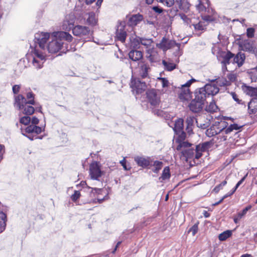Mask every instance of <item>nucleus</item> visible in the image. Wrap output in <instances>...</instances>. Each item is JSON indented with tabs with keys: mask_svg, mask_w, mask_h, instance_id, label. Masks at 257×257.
<instances>
[{
	"mask_svg": "<svg viewBox=\"0 0 257 257\" xmlns=\"http://www.w3.org/2000/svg\"><path fill=\"white\" fill-rule=\"evenodd\" d=\"M51 34L47 32H39L35 35V47L33 51V65L36 69H40L46 60V51L48 42Z\"/></svg>",
	"mask_w": 257,
	"mask_h": 257,
	"instance_id": "f257e3e1",
	"label": "nucleus"
},
{
	"mask_svg": "<svg viewBox=\"0 0 257 257\" xmlns=\"http://www.w3.org/2000/svg\"><path fill=\"white\" fill-rule=\"evenodd\" d=\"M129 59L121 57L120 60L127 64L130 68L133 70L137 68V65L142 62L140 61L143 58L142 51L137 50H132L128 53Z\"/></svg>",
	"mask_w": 257,
	"mask_h": 257,
	"instance_id": "f03ea898",
	"label": "nucleus"
},
{
	"mask_svg": "<svg viewBox=\"0 0 257 257\" xmlns=\"http://www.w3.org/2000/svg\"><path fill=\"white\" fill-rule=\"evenodd\" d=\"M15 106L26 115L32 114L35 111L34 107L26 102V98L22 94H19L15 98Z\"/></svg>",
	"mask_w": 257,
	"mask_h": 257,
	"instance_id": "7ed1b4c3",
	"label": "nucleus"
},
{
	"mask_svg": "<svg viewBox=\"0 0 257 257\" xmlns=\"http://www.w3.org/2000/svg\"><path fill=\"white\" fill-rule=\"evenodd\" d=\"M22 134L28 138L31 141L34 139H42L43 137H38L37 135L41 134L44 131V128L39 126L34 125H29L26 128H21Z\"/></svg>",
	"mask_w": 257,
	"mask_h": 257,
	"instance_id": "20e7f679",
	"label": "nucleus"
},
{
	"mask_svg": "<svg viewBox=\"0 0 257 257\" xmlns=\"http://www.w3.org/2000/svg\"><path fill=\"white\" fill-rule=\"evenodd\" d=\"M63 40L60 39L53 32L51 34V38L47 45L46 50L50 53H56L63 48Z\"/></svg>",
	"mask_w": 257,
	"mask_h": 257,
	"instance_id": "39448f33",
	"label": "nucleus"
},
{
	"mask_svg": "<svg viewBox=\"0 0 257 257\" xmlns=\"http://www.w3.org/2000/svg\"><path fill=\"white\" fill-rule=\"evenodd\" d=\"M205 101L206 99L196 90L195 98L191 101L188 107L192 112L199 113L203 110Z\"/></svg>",
	"mask_w": 257,
	"mask_h": 257,
	"instance_id": "423d86ee",
	"label": "nucleus"
},
{
	"mask_svg": "<svg viewBox=\"0 0 257 257\" xmlns=\"http://www.w3.org/2000/svg\"><path fill=\"white\" fill-rule=\"evenodd\" d=\"M211 82V83L206 84L204 87L196 90L199 94L205 99L207 97L216 95L219 91L218 87L214 83V80H212Z\"/></svg>",
	"mask_w": 257,
	"mask_h": 257,
	"instance_id": "0eeeda50",
	"label": "nucleus"
},
{
	"mask_svg": "<svg viewBox=\"0 0 257 257\" xmlns=\"http://www.w3.org/2000/svg\"><path fill=\"white\" fill-rule=\"evenodd\" d=\"M186 123L187 124L186 130L189 133L192 131L193 126H194L195 123H196L197 127L202 129L206 128L209 126L210 124V123L207 120L205 121V123H201L200 118H196L193 116H187Z\"/></svg>",
	"mask_w": 257,
	"mask_h": 257,
	"instance_id": "6e6552de",
	"label": "nucleus"
},
{
	"mask_svg": "<svg viewBox=\"0 0 257 257\" xmlns=\"http://www.w3.org/2000/svg\"><path fill=\"white\" fill-rule=\"evenodd\" d=\"M72 32L74 36L82 38H88V40L87 41H89L90 39L89 36H91L92 33L89 27L79 25L75 26L72 28Z\"/></svg>",
	"mask_w": 257,
	"mask_h": 257,
	"instance_id": "1a4fd4ad",
	"label": "nucleus"
},
{
	"mask_svg": "<svg viewBox=\"0 0 257 257\" xmlns=\"http://www.w3.org/2000/svg\"><path fill=\"white\" fill-rule=\"evenodd\" d=\"M103 172L101 171L100 166L97 162L92 163L89 166V175L93 180H99Z\"/></svg>",
	"mask_w": 257,
	"mask_h": 257,
	"instance_id": "9d476101",
	"label": "nucleus"
},
{
	"mask_svg": "<svg viewBox=\"0 0 257 257\" xmlns=\"http://www.w3.org/2000/svg\"><path fill=\"white\" fill-rule=\"evenodd\" d=\"M130 86L133 91L136 92V94L142 93L147 87L146 83L141 81L139 78H132Z\"/></svg>",
	"mask_w": 257,
	"mask_h": 257,
	"instance_id": "9b49d317",
	"label": "nucleus"
},
{
	"mask_svg": "<svg viewBox=\"0 0 257 257\" xmlns=\"http://www.w3.org/2000/svg\"><path fill=\"white\" fill-rule=\"evenodd\" d=\"M184 120L182 118H178L176 120L174 123L173 130L176 135H178L180 140L185 139L186 133L183 131Z\"/></svg>",
	"mask_w": 257,
	"mask_h": 257,
	"instance_id": "f8f14e48",
	"label": "nucleus"
},
{
	"mask_svg": "<svg viewBox=\"0 0 257 257\" xmlns=\"http://www.w3.org/2000/svg\"><path fill=\"white\" fill-rule=\"evenodd\" d=\"M146 95L149 102L152 105L156 106L159 104L160 97L155 89L148 90Z\"/></svg>",
	"mask_w": 257,
	"mask_h": 257,
	"instance_id": "ddd939ff",
	"label": "nucleus"
},
{
	"mask_svg": "<svg viewBox=\"0 0 257 257\" xmlns=\"http://www.w3.org/2000/svg\"><path fill=\"white\" fill-rule=\"evenodd\" d=\"M144 19L143 16L140 14L128 15L126 16L127 25L134 27L141 22Z\"/></svg>",
	"mask_w": 257,
	"mask_h": 257,
	"instance_id": "4468645a",
	"label": "nucleus"
},
{
	"mask_svg": "<svg viewBox=\"0 0 257 257\" xmlns=\"http://www.w3.org/2000/svg\"><path fill=\"white\" fill-rule=\"evenodd\" d=\"M213 144V143L212 141H206L196 145L197 151H198L196 154V159H199L202 156V152L207 151L212 147Z\"/></svg>",
	"mask_w": 257,
	"mask_h": 257,
	"instance_id": "2eb2a0df",
	"label": "nucleus"
},
{
	"mask_svg": "<svg viewBox=\"0 0 257 257\" xmlns=\"http://www.w3.org/2000/svg\"><path fill=\"white\" fill-rule=\"evenodd\" d=\"M173 43L175 44V45L178 47V49L180 48V44L177 43L175 41H169L165 37H163L162 38L160 43L157 44V46L165 51L171 48Z\"/></svg>",
	"mask_w": 257,
	"mask_h": 257,
	"instance_id": "dca6fc26",
	"label": "nucleus"
},
{
	"mask_svg": "<svg viewBox=\"0 0 257 257\" xmlns=\"http://www.w3.org/2000/svg\"><path fill=\"white\" fill-rule=\"evenodd\" d=\"M198 152L197 151L196 145L188 149H183L181 152V157L185 158L186 160L194 158L196 159V156Z\"/></svg>",
	"mask_w": 257,
	"mask_h": 257,
	"instance_id": "f3484780",
	"label": "nucleus"
},
{
	"mask_svg": "<svg viewBox=\"0 0 257 257\" xmlns=\"http://www.w3.org/2000/svg\"><path fill=\"white\" fill-rule=\"evenodd\" d=\"M125 24L124 22H120L116 30V36L121 42L125 41L126 37V33L124 30Z\"/></svg>",
	"mask_w": 257,
	"mask_h": 257,
	"instance_id": "a211bd4d",
	"label": "nucleus"
},
{
	"mask_svg": "<svg viewBox=\"0 0 257 257\" xmlns=\"http://www.w3.org/2000/svg\"><path fill=\"white\" fill-rule=\"evenodd\" d=\"M234 57V54L230 51H221L219 52V55L217 56L218 60H220V58L222 60L221 61L222 64H229L231 59Z\"/></svg>",
	"mask_w": 257,
	"mask_h": 257,
	"instance_id": "6ab92c4d",
	"label": "nucleus"
},
{
	"mask_svg": "<svg viewBox=\"0 0 257 257\" xmlns=\"http://www.w3.org/2000/svg\"><path fill=\"white\" fill-rule=\"evenodd\" d=\"M139 69V75L141 76L142 78H146L148 76V71L150 69L149 65L144 63V62H141L140 63H138L137 65V68L133 71H135L136 69Z\"/></svg>",
	"mask_w": 257,
	"mask_h": 257,
	"instance_id": "aec40b11",
	"label": "nucleus"
},
{
	"mask_svg": "<svg viewBox=\"0 0 257 257\" xmlns=\"http://www.w3.org/2000/svg\"><path fill=\"white\" fill-rule=\"evenodd\" d=\"M80 185L85 189L87 190V192L90 193V196L91 197H95V195H98L103 191L102 189H99L96 188H91L87 186V185L85 181H81L80 183Z\"/></svg>",
	"mask_w": 257,
	"mask_h": 257,
	"instance_id": "412c9836",
	"label": "nucleus"
},
{
	"mask_svg": "<svg viewBox=\"0 0 257 257\" xmlns=\"http://www.w3.org/2000/svg\"><path fill=\"white\" fill-rule=\"evenodd\" d=\"M178 98L181 101L188 100L191 98V93L189 88L181 87L178 93Z\"/></svg>",
	"mask_w": 257,
	"mask_h": 257,
	"instance_id": "4be33fe9",
	"label": "nucleus"
},
{
	"mask_svg": "<svg viewBox=\"0 0 257 257\" xmlns=\"http://www.w3.org/2000/svg\"><path fill=\"white\" fill-rule=\"evenodd\" d=\"M242 90L244 93L251 97H257V87L243 84L242 86Z\"/></svg>",
	"mask_w": 257,
	"mask_h": 257,
	"instance_id": "5701e85b",
	"label": "nucleus"
},
{
	"mask_svg": "<svg viewBox=\"0 0 257 257\" xmlns=\"http://www.w3.org/2000/svg\"><path fill=\"white\" fill-rule=\"evenodd\" d=\"M252 208V206L249 205L243 208L241 211L238 212L233 218L234 222L235 224L239 223L240 219L246 214L247 212Z\"/></svg>",
	"mask_w": 257,
	"mask_h": 257,
	"instance_id": "b1692460",
	"label": "nucleus"
},
{
	"mask_svg": "<svg viewBox=\"0 0 257 257\" xmlns=\"http://www.w3.org/2000/svg\"><path fill=\"white\" fill-rule=\"evenodd\" d=\"M134 160L139 166L143 168L148 167L150 164L149 160L143 157L136 156Z\"/></svg>",
	"mask_w": 257,
	"mask_h": 257,
	"instance_id": "393cba45",
	"label": "nucleus"
},
{
	"mask_svg": "<svg viewBox=\"0 0 257 257\" xmlns=\"http://www.w3.org/2000/svg\"><path fill=\"white\" fill-rule=\"evenodd\" d=\"M248 113L255 114L257 112V97L251 98L247 103Z\"/></svg>",
	"mask_w": 257,
	"mask_h": 257,
	"instance_id": "a878e982",
	"label": "nucleus"
},
{
	"mask_svg": "<svg viewBox=\"0 0 257 257\" xmlns=\"http://www.w3.org/2000/svg\"><path fill=\"white\" fill-rule=\"evenodd\" d=\"M242 126L243 125H238L236 123H233L230 124L227 127L223 128L220 130L219 132H220V133H222V134H230L232 132H233V130H238L240 128H241Z\"/></svg>",
	"mask_w": 257,
	"mask_h": 257,
	"instance_id": "bb28decb",
	"label": "nucleus"
},
{
	"mask_svg": "<svg viewBox=\"0 0 257 257\" xmlns=\"http://www.w3.org/2000/svg\"><path fill=\"white\" fill-rule=\"evenodd\" d=\"M232 59L233 63H236L238 67H241L244 63L245 55L243 53L238 52Z\"/></svg>",
	"mask_w": 257,
	"mask_h": 257,
	"instance_id": "cd10ccee",
	"label": "nucleus"
},
{
	"mask_svg": "<svg viewBox=\"0 0 257 257\" xmlns=\"http://www.w3.org/2000/svg\"><path fill=\"white\" fill-rule=\"evenodd\" d=\"M198 4L196 5L197 10L199 13L205 12L209 7L208 0H198Z\"/></svg>",
	"mask_w": 257,
	"mask_h": 257,
	"instance_id": "c85d7f7f",
	"label": "nucleus"
},
{
	"mask_svg": "<svg viewBox=\"0 0 257 257\" xmlns=\"http://www.w3.org/2000/svg\"><path fill=\"white\" fill-rule=\"evenodd\" d=\"M240 47L243 51L250 53L254 46L253 43L248 40H245L241 43Z\"/></svg>",
	"mask_w": 257,
	"mask_h": 257,
	"instance_id": "c756f323",
	"label": "nucleus"
},
{
	"mask_svg": "<svg viewBox=\"0 0 257 257\" xmlns=\"http://www.w3.org/2000/svg\"><path fill=\"white\" fill-rule=\"evenodd\" d=\"M54 34L57 35V37H59L60 39H63L64 42L65 41L70 42L72 39V36L67 32H55Z\"/></svg>",
	"mask_w": 257,
	"mask_h": 257,
	"instance_id": "7c9ffc66",
	"label": "nucleus"
},
{
	"mask_svg": "<svg viewBox=\"0 0 257 257\" xmlns=\"http://www.w3.org/2000/svg\"><path fill=\"white\" fill-rule=\"evenodd\" d=\"M88 17L86 20V23L92 26H94L97 24V20L95 18V14L93 12H90L88 14Z\"/></svg>",
	"mask_w": 257,
	"mask_h": 257,
	"instance_id": "2f4dec72",
	"label": "nucleus"
},
{
	"mask_svg": "<svg viewBox=\"0 0 257 257\" xmlns=\"http://www.w3.org/2000/svg\"><path fill=\"white\" fill-rule=\"evenodd\" d=\"M7 216L3 212H0V233L3 232L6 226Z\"/></svg>",
	"mask_w": 257,
	"mask_h": 257,
	"instance_id": "473e14b6",
	"label": "nucleus"
},
{
	"mask_svg": "<svg viewBox=\"0 0 257 257\" xmlns=\"http://www.w3.org/2000/svg\"><path fill=\"white\" fill-rule=\"evenodd\" d=\"M214 80V83L217 86H228L230 85V81H227V80L223 77L218 78V79H216Z\"/></svg>",
	"mask_w": 257,
	"mask_h": 257,
	"instance_id": "72a5a7b5",
	"label": "nucleus"
},
{
	"mask_svg": "<svg viewBox=\"0 0 257 257\" xmlns=\"http://www.w3.org/2000/svg\"><path fill=\"white\" fill-rule=\"evenodd\" d=\"M202 17V19L206 22H216L217 21L218 15L216 13L213 12L212 15H204Z\"/></svg>",
	"mask_w": 257,
	"mask_h": 257,
	"instance_id": "f704fd0d",
	"label": "nucleus"
},
{
	"mask_svg": "<svg viewBox=\"0 0 257 257\" xmlns=\"http://www.w3.org/2000/svg\"><path fill=\"white\" fill-rule=\"evenodd\" d=\"M219 130L220 129L219 128H217V130H216V126H211L209 128H208L206 130V135L208 137H211L220 133Z\"/></svg>",
	"mask_w": 257,
	"mask_h": 257,
	"instance_id": "c9c22d12",
	"label": "nucleus"
},
{
	"mask_svg": "<svg viewBox=\"0 0 257 257\" xmlns=\"http://www.w3.org/2000/svg\"><path fill=\"white\" fill-rule=\"evenodd\" d=\"M171 177L170 168L169 167H166L164 169L161 176L159 178V180L161 181L167 179H169Z\"/></svg>",
	"mask_w": 257,
	"mask_h": 257,
	"instance_id": "e433bc0d",
	"label": "nucleus"
},
{
	"mask_svg": "<svg viewBox=\"0 0 257 257\" xmlns=\"http://www.w3.org/2000/svg\"><path fill=\"white\" fill-rule=\"evenodd\" d=\"M232 233L230 230H225L219 234L218 239L221 241H225L231 236Z\"/></svg>",
	"mask_w": 257,
	"mask_h": 257,
	"instance_id": "4c0bfd02",
	"label": "nucleus"
},
{
	"mask_svg": "<svg viewBox=\"0 0 257 257\" xmlns=\"http://www.w3.org/2000/svg\"><path fill=\"white\" fill-rule=\"evenodd\" d=\"M26 102L34 106L36 105V102L34 100L35 94L32 92H29L27 93Z\"/></svg>",
	"mask_w": 257,
	"mask_h": 257,
	"instance_id": "58836bf2",
	"label": "nucleus"
},
{
	"mask_svg": "<svg viewBox=\"0 0 257 257\" xmlns=\"http://www.w3.org/2000/svg\"><path fill=\"white\" fill-rule=\"evenodd\" d=\"M192 145L187 142H182L177 146L176 150L178 151H181L182 152L183 149H186L190 148L192 147Z\"/></svg>",
	"mask_w": 257,
	"mask_h": 257,
	"instance_id": "ea45409f",
	"label": "nucleus"
},
{
	"mask_svg": "<svg viewBox=\"0 0 257 257\" xmlns=\"http://www.w3.org/2000/svg\"><path fill=\"white\" fill-rule=\"evenodd\" d=\"M65 22L68 25L69 28H72L74 27V24L75 22V17L73 14H69L66 17Z\"/></svg>",
	"mask_w": 257,
	"mask_h": 257,
	"instance_id": "a19ab883",
	"label": "nucleus"
},
{
	"mask_svg": "<svg viewBox=\"0 0 257 257\" xmlns=\"http://www.w3.org/2000/svg\"><path fill=\"white\" fill-rule=\"evenodd\" d=\"M141 44L146 47V48H149L151 46L153 41L152 38H146L144 37H141Z\"/></svg>",
	"mask_w": 257,
	"mask_h": 257,
	"instance_id": "79ce46f5",
	"label": "nucleus"
},
{
	"mask_svg": "<svg viewBox=\"0 0 257 257\" xmlns=\"http://www.w3.org/2000/svg\"><path fill=\"white\" fill-rule=\"evenodd\" d=\"M141 43V37L136 36L131 42V47L134 49H138L140 48Z\"/></svg>",
	"mask_w": 257,
	"mask_h": 257,
	"instance_id": "37998d69",
	"label": "nucleus"
},
{
	"mask_svg": "<svg viewBox=\"0 0 257 257\" xmlns=\"http://www.w3.org/2000/svg\"><path fill=\"white\" fill-rule=\"evenodd\" d=\"M192 25L194 27L195 30L202 31L204 30L206 25L205 24V22L199 21L198 23L195 24L193 23Z\"/></svg>",
	"mask_w": 257,
	"mask_h": 257,
	"instance_id": "c03bdc74",
	"label": "nucleus"
},
{
	"mask_svg": "<svg viewBox=\"0 0 257 257\" xmlns=\"http://www.w3.org/2000/svg\"><path fill=\"white\" fill-rule=\"evenodd\" d=\"M218 109V107L214 102H211L206 107L205 110L210 112H216Z\"/></svg>",
	"mask_w": 257,
	"mask_h": 257,
	"instance_id": "a18cd8bd",
	"label": "nucleus"
},
{
	"mask_svg": "<svg viewBox=\"0 0 257 257\" xmlns=\"http://www.w3.org/2000/svg\"><path fill=\"white\" fill-rule=\"evenodd\" d=\"M153 166L155 167V168L153 170V171L154 173L157 174L162 169L163 166V163L161 161H155L154 162Z\"/></svg>",
	"mask_w": 257,
	"mask_h": 257,
	"instance_id": "49530a36",
	"label": "nucleus"
},
{
	"mask_svg": "<svg viewBox=\"0 0 257 257\" xmlns=\"http://www.w3.org/2000/svg\"><path fill=\"white\" fill-rule=\"evenodd\" d=\"M162 63L167 71H171L176 68V65L174 63H168L165 60H163Z\"/></svg>",
	"mask_w": 257,
	"mask_h": 257,
	"instance_id": "de8ad7c7",
	"label": "nucleus"
},
{
	"mask_svg": "<svg viewBox=\"0 0 257 257\" xmlns=\"http://www.w3.org/2000/svg\"><path fill=\"white\" fill-rule=\"evenodd\" d=\"M31 121V117L29 115H26L22 117L20 119V122L25 125H28Z\"/></svg>",
	"mask_w": 257,
	"mask_h": 257,
	"instance_id": "09e8293b",
	"label": "nucleus"
},
{
	"mask_svg": "<svg viewBox=\"0 0 257 257\" xmlns=\"http://www.w3.org/2000/svg\"><path fill=\"white\" fill-rule=\"evenodd\" d=\"M227 184V181L224 180L220 184L215 186L214 188L213 191L216 193H218L220 190L223 189V187L225 186Z\"/></svg>",
	"mask_w": 257,
	"mask_h": 257,
	"instance_id": "8fccbe9b",
	"label": "nucleus"
},
{
	"mask_svg": "<svg viewBox=\"0 0 257 257\" xmlns=\"http://www.w3.org/2000/svg\"><path fill=\"white\" fill-rule=\"evenodd\" d=\"M81 196L80 192L79 191H74L73 194L71 196V200L75 202Z\"/></svg>",
	"mask_w": 257,
	"mask_h": 257,
	"instance_id": "3c124183",
	"label": "nucleus"
},
{
	"mask_svg": "<svg viewBox=\"0 0 257 257\" xmlns=\"http://www.w3.org/2000/svg\"><path fill=\"white\" fill-rule=\"evenodd\" d=\"M231 95L233 100L238 104H241L245 105L244 102L239 99L238 97V95L235 92H231Z\"/></svg>",
	"mask_w": 257,
	"mask_h": 257,
	"instance_id": "603ef678",
	"label": "nucleus"
},
{
	"mask_svg": "<svg viewBox=\"0 0 257 257\" xmlns=\"http://www.w3.org/2000/svg\"><path fill=\"white\" fill-rule=\"evenodd\" d=\"M255 30L253 28H249L246 30V35L248 38H251L254 37Z\"/></svg>",
	"mask_w": 257,
	"mask_h": 257,
	"instance_id": "864d4df0",
	"label": "nucleus"
},
{
	"mask_svg": "<svg viewBox=\"0 0 257 257\" xmlns=\"http://www.w3.org/2000/svg\"><path fill=\"white\" fill-rule=\"evenodd\" d=\"M158 79L161 81L162 86L163 88H166L168 86L169 81L166 78L159 77Z\"/></svg>",
	"mask_w": 257,
	"mask_h": 257,
	"instance_id": "5fc2aeb1",
	"label": "nucleus"
},
{
	"mask_svg": "<svg viewBox=\"0 0 257 257\" xmlns=\"http://www.w3.org/2000/svg\"><path fill=\"white\" fill-rule=\"evenodd\" d=\"M197 231L198 223H195L189 229L188 232H191L193 235H195Z\"/></svg>",
	"mask_w": 257,
	"mask_h": 257,
	"instance_id": "6e6d98bb",
	"label": "nucleus"
},
{
	"mask_svg": "<svg viewBox=\"0 0 257 257\" xmlns=\"http://www.w3.org/2000/svg\"><path fill=\"white\" fill-rule=\"evenodd\" d=\"M176 3L178 4L179 8L183 10L187 4L186 0H176Z\"/></svg>",
	"mask_w": 257,
	"mask_h": 257,
	"instance_id": "4d7b16f0",
	"label": "nucleus"
},
{
	"mask_svg": "<svg viewBox=\"0 0 257 257\" xmlns=\"http://www.w3.org/2000/svg\"><path fill=\"white\" fill-rule=\"evenodd\" d=\"M174 0H164V1L162 2L161 4L165 6L171 7L174 5Z\"/></svg>",
	"mask_w": 257,
	"mask_h": 257,
	"instance_id": "13d9d810",
	"label": "nucleus"
},
{
	"mask_svg": "<svg viewBox=\"0 0 257 257\" xmlns=\"http://www.w3.org/2000/svg\"><path fill=\"white\" fill-rule=\"evenodd\" d=\"M211 51H212V53L213 55H216V56H217L219 55V52H221L222 51H220L218 47L213 46L212 48Z\"/></svg>",
	"mask_w": 257,
	"mask_h": 257,
	"instance_id": "bf43d9fd",
	"label": "nucleus"
},
{
	"mask_svg": "<svg viewBox=\"0 0 257 257\" xmlns=\"http://www.w3.org/2000/svg\"><path fill=\"white\" fill-rule=\"evenodd\" d=\"M227 81H230V83L234 82L236 79V76L234 74L229 73L227 75Z\"/></svg>",
	"mask_w": 257,
	"mask_h": 257,
	"instance_id": "052dcab7",
	"label": "nucleus"
},
{
	"mask_svg": "<svg viewBox=\"0 0 257 257\" xmlns=\"http://www.w3.org/2000/svg\"><path fill=\"white\" fill-rule=\"evenodd\" d=\"M153 112L155 114H156L158 116H163L164 114V112L163 110L158 109H154L153 110Z\"/></svg>",
	"mask_w": 257,
	"mask_h": 257,
	"instance_id": "680f3d73",
	"label": "nucleus"
},
{
	"mask_svg": "<svg viewBox=\"0 0 257 257\" xmlns=\"http://www.w3.org/2000/svg\"><path fill=\"white\" fill-rule=\"evenodd\" d=\"M152 9L158 14H161L163 11V9L159 6H154Z\"/></svg>",
	"mask_w": 257,
	"mask_h": 257,
	"instance_id": "e2e57ef3",
	"label": "nucleus"
},
{
	"mask_svg": "<svg viewBox=\"0 0 257 257\" xmlns=\"http://www.w3.org/2000/svg\"><path fill=\"white\" fill-rule=\"evenodd\" d=\"M120 164L121 165V166L123 167V169L125 170H129L130 169V167L127 168L126 165V161L125 159L124 158L122 160L120 161Z\"/></svg>",
	"mask_w": 257,
	"mask_h": 257,
	"instance_id": "0e129e2a",
	"label": "nucleus"
},
{
	"mask_svg": "<svg viewBox=\"0 0 257 257\" xmlns=\"http://www.w3.org/2000/svg\"><path fill=\"white\" fill-rule=\"evenodd\" d=\"M20 89V86L19 85H15L13 86V92L14 94H17Z\"/></svg>",
	"mask_w": 257,
	"mask_h": 257,
	"instance_id": "69168bd1",
	"label": "nucleus"
},
{
	"mask_svg": "<svg viewBox=\"0 0 257 257\" xmlns=\"http://www.w3.org/2000/svg\"><path fill=\"white\" fill-rule=\"evenodd\" d=\"M31 121L32 122L31 125H36V124H38V123L39 122V119L36 116L33 117L32 118V119L31 118Z\"/></svg>",
	"mask_w": 257,
	"mask_h": 257,
	"instance_id": "338daca9",
	"label": "nucleus"
},
{
	"mask_svg": "<svg viewBox=\"0 0 257 257\" xmlns=\"http://www.w3.org/2000/svg\"><path fill=\"white\" fill-rule=\"evenodd\" d=\"M228 197H229V196L226 194L218 202H216L214 204H213V205L217 206V205H219L223 201L224 199H225V198H226Z\"/></svg>",
	"mask_w": 257,
	"mask_h": 257,
	"instance_id": "774afa93",
	"label": "nucleus"
}]
</instances>
